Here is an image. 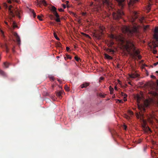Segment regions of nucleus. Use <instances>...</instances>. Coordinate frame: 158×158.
Wrapping results in <instances>:
<instances>
[{
	"instance_id": "2",
	"label": "nucleus",
	"mask_w": 158,
	"mask_h": 158,
	"mask_svg": "<svg viewBox=\"0 0 158 158\" xmlns=\"http://www.w3.org/2000/svg\"><path fill=\"white\" fill-rule=\"evenodd\" d=\"M97 1L94 3L92 2L90 4L91 8L94 11H99L102 10L103 5L106 6L108 7L109 10L112 11L113 18L115 20H118L121 18L122 16L124 15L123 12L120 9L117 10H115L114 7L113 5L108 0H94Z\"/></svg>"
},
{
	"instance_id": "38",
	"label": "nucleus",
	"mask_w": 158,
	"mask_h": 158,
	"mask_svg": "<svg viewBox=\"0 0 158 158\" xmlns=\"http://www.w3.org/2000/svg\"><path fill=\"white\" fill-rule=\"evenodd\" d=\"M129 113L131 116L133 114V112L131 111H129Z\"/></svg>"
},
{
	"instance_id": "8",
	"label": "nucleus",
	"mask_w": 158,
	"mask_h": 158,
	"mask_svg": "<svg viewBox=\"0 0 158 158\" xmlns=\"http://www.w3.org/2000/svg\"><path fill=\"white\" fill-rule=\"evenodd\" d=\"M154 38L158 41V27H156L154 30Z\"/></svg>"
},
{
	"instance_id": "64",
	"label": "nucleus",
	"mask_w": 158,
	"mask_h": 158,
	"mask_svg": "<svg viewBox=\"0 0 158 158\" xmlns=\"http://www.w3.org/2000/svg\"><path fill=\"white\" fill-rule=\"evenodd\" d=\"M5 23L6 24H7V23L6 22H5Z\"/></svg>"
},
{
	"instance_id": "46",
	"label": "nucleus",
	"mask_w": 158,
	"mask_h": 158,
	"mask_svg": "<svg viewBox=\"0 0 158 158\" xmlns=\"http://www.w3.org/2000/svg\"><path fill=\"white\" fill-rule=\"evenodd\" d=\"M57 45L59 47H60L61 45V44L60 43H59L57 44Z\"/></svg>"
},
{
	"instance_id": "61",
	"label": "nucleus",
	"mask_w": 158,
	"mask_h": 158,
	"mask_svg": "<svg viewBox=\"0 0 158 158\" xmlns=\"http://www.w3.org/2000/svg\"><path fill=\"white\" fill-rule=\"evenodd\" d=\"M66 2V4H67L68 3H69V1H67Z\"/></svg>"
},
{
	"instance_id": "53",
	"label": "nucleus",
	"mask_w": 158,
	"mask_h": 158,
	"mask_svg": "<svg viewBox=\"0 0 158 158\" xmlns=\"http://www.w3.org/2000/svg\"><path fill=\"white\" fill-rule=\"evenodd\" d=\"M157 51L156 50H153V53H154V54H156V52H157Z\"/></svg>"
},
{
	"instance_id": "18",
	"label": "nucleus",
	"mask_w": 158,
	"mask_h": 158,
	"mask_svg": "<svg viewBox=\"0 0 158 158\" xmlns=\"http://www.w3.org/2000/svg\"><path fill=\"white\" fill-rule=\"evenodd\" d=\"M104 55L105 58L106 59H108L109 60H111L112 59V57L111 56L107 54H105Z\"/></svg>"
},
{
	"instance_id": "50",
	"label": "nucleus",
	"mask_w": 158,
	"mask_h": 158,
	"mask_svg": "<svg viewBox=\"0 0 158 158\" xmlns=\"http://www.w3.org/2000/svg\"><path fill=\"white\" fill-rule=\"evenodd\" d=\"M85 35H86V37H88V38H91L90 37L89 35L86 34Z\"/></svg>"
},
{
	"instance_id": "20",
	"label": "nucleus",
	"mask_w": 158,
	"mask_h": 158,
	"mask_svg": "<svg viewBox=\"0 0 158 158\" xmlns=\"http://www.w3.org/2000/svg\"><path fill=\"white\" fill-rule=\"evenodd\" d=\"M109 90L110 91V94H112L113 93L114 89L111 87V86H110L109 87Z\"/></svg>"
},
{
	"instance_id": "36",
	"label": "nucleus",
	"mask_w": 158,
	"mask_h": 158,
	"mask_svg": "<svg viewBox=\"0 0 158 158\" xmlns=\"http://www.w3.org/2000/svg\"><path fill=\"white\" fill-rule=\"evenodd\" d=\"M41 16L40 15L37 16V18L38 19L42 21L43 19H41Z\"/></svg>"
},
{
	"instance_id": "22",
	"label": "nucleus",
	"mask_w": 158,
	"mask_h": 158,
	"mask_svg": "<svg viewBox=\"0 0 158 158\" xmlns=\"http://www.w3.org/2000/svg\"><path fill=\"white\" fill-rule=\"evenodd\" d=\"M0 74L4 76H6V73L1 70H0Z\"/></svg>"
},
{
	"instance_id": "47",
	"label": "nucleus",
	"mask_w": 158,
	"mask_h": 158,
	"mask_svg": "<svg viewBox=\"0 0 158 158\" xmlns=\"http://www.w3.org/2000/svg\"><path fill=\"white\" fill-rule=\"evenodd\" d=\"M49 78L51 79H52L53 81L54 80V78L53 77H49Z\"/></svg>"
},
{
	"instance_id": "39",
	"label": "nucleus",
	"mask_w": 158,
	"mask_h": 158,
	"mask_svg": "<svg viewBox=\"0 0 158 158\" xmlns=\"http://www.w3.org/2000/svg\"><path fill=\"white\" fill-rule=\"evenodd\" d=\"M113 131V132H111V134H112V135H115L117 134L116 132L115 131Z\"/></svg>"
},
{
	"instance_id": "3",
	"label": "nucleus",
	"mask_w": 158,
	"mask_h": 158,
	"mask_svg": "<svg viewBox=\"0 0 158 158\" xmlns=\"http://www.w3.org/2000/svg\"><path fill=\"white\" fill-rule=\"evenodd\" d=\"M136 98L138 103V106L139 109L141 111H144L145 109L144 106L142 105L139 104L140 102L142 99V98L139 95H137L136 97Z\"/></svg>"
},
{
	"instance_id": "62",
	"label": "nucleus",
	"mask_w": 158,
	"mask_h": 158,
	"mask_svg": "<svg viewBox=\"0 0 158 158\" xmlns=\"http://www.w3.org/2000/svg\"><path fill=\"white\" fill-rule=\"evenodd\" d=\"M128 83L129 84H130L131 85V83L130 82H128Z\"/></svg>"
},
{
	"instance_id": "57",
	"label": "nucleus",
	"mask_w": 158,
	"mask_h": 158,
	"mask_svg": "<svg viewBox=\"0 0 158 158\" xmlns=\"http://www.w3.org/2000/svg\"><path fill=\"white\" fill-rule=\"evenodd\" d=\"M8 2L10 4H11V3L12 2L11 0H10L8 1Z\"/></svg>"
},
{
	"instance_id": "35",
	"label": "nucleus",
	"mask_w": 158,
	"mask_h": 158,
	"mask_svg": "<svg viewBox=\"0 0 158 158\" xmlns=\"http://www.w3.org/2000/svg\"><path fill=\"white\" fill-rule=\"evenodd\" d=\"M74 58H75V60L77 61H79V60L80 59L77 56H75Z\"/></svg>"
},
{
	"instance_id": "27",
	"label": "nucleus",
	"mask_w": 158,
	"mask_h": 158,
	"mask_svg": "<svg viewBox=\"0 0 158 158\" xmlns=\"http://www.w3.org/2000/svg\"><path fill=\"white\" fill-rule=\"evenodd\" d=\"M49 17L52 20H53L55 19L54 16L52 15H49Z\"/></svg>"
},
{
	"instance_id": "28",
	"label": "nucleus",
	"mask_w": 158,
	"mask_h": 158,
	"mask_svg": "<svg viewBox=\"0 0 158 158\" xmlns=\"http://www.w3.org/2000/svg\"><path fill=\"white\" fill-rule=\"evenodd\" d=\"M152 5V4L151 3L149 2L147 6L148 9L149 10H151V7Z\"/></svg>"
},
{
	"instance_id": "15",
	"label": "nucleus",
	"mask_w": 158,
	"mask_h": 158,
	"mask_svg": "<svg viewBox=\"0 0 158 158\" xmlns=\"http://www.w3.org/2000/svg\"><path fill=\"white\" fill-rule=\"evenodd\" d=\"M15 15L18 16L19 19L21 18V16L20 15V12L18 10H15Z\"/></svg>"
},
{
	"instance_id": "24",
	"label": "nucleus",
	"mask_w": 158,
	"mask_h": 158,
	"mask_svg": "<svg viewBox=\"0 0 158 158\" xmlns=\"http://www.w3.org/2000/svg\"><path fill=\"white\" fill-rule=\"evenodd\" d=\"M51 10L53 11V13L56 12V8L53 6H52V7Z\"/></svg>"
},
{
	"instance_id": "48",
	"label": "nucleus",
	"mask_w": 158,
	"mask_h": 158,
	"mask_svg": "<svg viewBox=\"0 0 158 158\" xmlns=\"http://www.w3.org/2000/svg\"><path fill=\"white\" fill-rule=\"evenodd\" d=\"M0 32L2 34V35H3V34H4V32L3 31L1 30H0Z\"/></svg>"
},
{
	"instance_id": "19",
	"label": "nucleus",
	"mask_w": 158,
	"mask_h": 158,
	"mask_svg": "<svg viewBox=\"0 0 158 158\" xmlns=\"http://www.w3.org/2000/svg\"><path fill=\"white\" fill-rule=\"evenodd\" d=\"M148 93L153 96H156L157 94V93L154 91H150Z\"/></svg>"
},
{
	"instance_id": "1",
	"label": "nucleus",
	"mask_w": 158,
	"mask_h": 158,
	"mask_svg": "<svg viewBox=\"0 0 158 158\" xmlns=\"http://www.w3.org/2000/svg\"><path fill=\"white\" fill-rule=\"evenodd\" d=\"M139 26L136 24H134L132 27L124 26L122 28V31L124 33L127 34L128 38L125 39L123 38L121 39L123 43L126 44V48L127 51L134 58L137 57L139 59H140L142 56L139 55V52L136 49L135 43L132 37L133 36L138 37L139 34Z\"/></svg>"
},
{
	"instance_id": "14",
	"label": "nucleus",
	"mask_w": 158,
	"mask_h": 158,
	"mask_svg": "<svg viewBox=\"0 0 158 158\" xmlns=\"http://www.w3.org/2000/svg\"><path fill=\"white\" fill-rule=\"evenodd\" d=\"M89 83H85L81 85L80 86L81 87V88H85L88 86L89 85Z\"/></svg>"
},
{
	"instance_id": "6",
	"label": "nucleus",
	"mask_w": 158,
	"mask_h": 158,
	"mask_svg": "<svg viewBox=\"0 0 158 158\" xmlns=\"http://www.w3.org/2000/svg\"><path fill=\"white\" fill-rule=\"evenodd\" d=\"M139 0H130L129 2H128V5L130 10L134 7V5L138 2Z\"/></svg>"
},
{
	"instance_id": "34",
	"label": "nucleus",
	"mask_w": 158,
	"mask_h": 158,
	"mask_svg": "<svg viewBox=\"0 0 158 158\" xmlns=\"http://www.w3.org/2000/svg\"><path fill=\"white\" fill-rule=\"evenodd\" d=\"M67 91H69V87H68L67 86H65V88H64Z\"/></svg>"
},
{
	"instance_id": "41",
	"label": "nucleus",
	"mask_w": 158,
	"mask_h": 158,
	"mask_svg": "<svg viewBox=\"0 0 158 158\" xmlns=\"http://www.w3.org/2000/svg\"><path fill=\"white\" fill-rule=\"evenodd\" d=\"M127 127L126 125H123V128L124 130H127Z\"/></svg>"
},
{
	"instance_id": "58",
	"label": "nucleus",
	"mask_w": 158,
	"mask_h": 158,
	"mask_svg": "<svg viewBox=\"0 0 158 158\" xmlns=\"http://www.w3.org/2000/svg\"><path fill=\"white\" fill-rule=\"evenodd\" d=\"M149 0V2H150V3H152V1L153 0Z\"/></svg>"
},
{
	"instance_id": "32",
	"label": "nucleus",
	"mask_w": 158,
	"mask_h": 158,
	"mask_svg": "<svg viewBox=\"0 0 158 158\" xmlns=\"http://www.w3.org/2000/svg\"><path fill=\"white\" fill-rule=\"evenodd\" d=\"M106 95V94H99V96L100 97L102 98H104L105 97V96Z\"/></svg>"
},
{
	"instance_id": "13",
	"label": "nucleus",
	"mask_w": 158,
	"mask_h": 158,
	"mask_svg": "<svg viewBox=\"0 0 158 158\" xmlns=\"http://www.w3.org/2000/svg\"><path fill=\"white\" fill-rule=\"evenodd\" d=\"M143 103L144 106L146 107H148L149 105V102L148 100H146L143 101Z\"/></svg>"
},
{
	"instance_id": "51",
	"label": "nucleus",
	"mask_w": 158,
	"mask_h": 158,
	"mask_svg": "<svg viewBox=\"0 0 158 158\" xmlns=\"http://www.w3.org/2000/svg\"><path fill=\"white\" fill-rule=\"evenodd\" d=\"M111 37L112 39H114V38L115 37L114 35H112L111 36Z\"/></svg>"
},
{
	"instance_id": "17",
	"label": "nucleus",
	"mask_w": 158,
	"mask_h": 158,
	"mask_svg": "<svg viewBox=\"0 0 158 158\" xmlns=\"http://www.w3.org/2000/svg\"><path fill=\"white\" fill-rule=\"evenodd\" d=\"M10 64L7 62H4L3 63V67L5 68H8Z\"/></svg>"
},
{
	"instance_id": "42",
	"label": "nucleus",
	"mask_w": 158,
	"mask_h": 158,
	"mask_svg": "<svg viewBox=\"0 0 158 158\" xmlns=\"http://www.w3.org/2000/svg\"><path fill=\"white\" fill-rule=\"evenodd\" d=\"M103 79H104V78H103V77H100V80H99V81L100 82H101V80H103Z\"/></svg>"
},
{
	"instance_id": "12",
	"label": "nucleus",
	"mask_w": 158,
	"mask_h": 158,
	"mask_svg": "<svg viewBox=\"0 0 158 158\" xmlns=\"http://www.w3.org/2000/svg\"><path fill=\"white\" fill-rule=\"evenodd\" d=\"M129 76L130 78H134L138 77L139 75L135 73H134L131 74H129Z\"/></svg>"
},
{
	"instance_id": "7",
	"label": "nucleus",
	"mask_w": 158,
	"mask_h": 158,
	"mask_svg": "<svg viewBox=\"0 0 158 158\" xmlns=\"http://www.w3.org/2000/svg\"><path fill=\"white\" fill-rule=\"evenodd\" d=\"M117 2L118 6L120 8L122 9L124 5V1L125 0H115Z\"/></svg>"
},
{
	"instance_id": "33",
	"label": "nucleus",
	"mask_w": 158,
	"mask_h": 158,
	"mask_svg": "<svg viewBox=\"0 0 158 158\" xmlns=\"http://www.w3.org/2000/svg\"><path fill=\"white\" fill-rule=\"evenodd\" d=\"M116 102L118 103H123V102L122 100L118 99L116 101Z\"/></svg>"
},
{
	"instance_id": "55",
	"label": "nucleus",
	"mask_w": 158,
	"mask_h": 158,
	"mask_svg": "<svg viewBox=\"0 0 158 158\" xmlns=\"http://www.w3.org/2000/svg\"><path fill=\"white\" fill-rule=\"evenodd\" d=\"M86 13H84L83 12L82 13V15L83 16L85 15H86Z\"/></svg>"
},
{
	"instance_id": "52",
	"label": "nucleus",
	"mask_w": 158,
	"mask_h": 158,
	"mask_svg": "<svg viewBox=\"0 0 158 158\" xmlns=\"http://www.w3.org/2000/svg\"><path fill=\"white\" fill-rule=\"evenodd\" d=\"M63 6L64 9L66 7V5L64 4H63Z\"/></svg>"
},
{
	"instance_id": "23",
	"label": "nucleus",
	"mask_w": 158,
	"mask_h": 158,
	"mask_svg": "<svg viewBox=\"0 0 158 158\" xmlns=\"http://www.w3.org/2000/svg\"><path fill=\"white\" fill-rule=\"evenodd\" d=\"M31 13L33 15V16L34 18H35L36 16V15L35 13V12L34 10H33L31 9Z\"/></svg>"
},
{
	"instance_id": "59",
	"label": "nucleus",
	"mask_w": 158,
	"mask_h": 158,
	"mask_svg": "<svg viewBox=\"0 0 158 158\" xmlns=\"http://www.w3.org/2000/svg\"><path fill=\"white\" fill-rule=\"evenodd\" d=\"M114 89L115 90H117V87L116 86H115V87H114Z\"/></svg>"
},
{
	"instance_id": "56",
	"label": "nucleus",
	"mask_w": 158,
	"mask_h": 158,
	"mask_svg": "<svg viewBox=\"0 0 158 158\" xmlns=\"http://www.w3.org/2000/svg\"><path fill=\"white\" fill-rule=\"evenodd\" d=\"M124 101H126L127 100L126 97H124Z\"/></svg>"
},
{
	"instance_id": "9",
	"label": "nucleus",
	"mask_w": 158,
	"mask_h": 158,
	"mask_svg": "<svg viewBox=\"0 0 158 158\" xmlns=\"http://www.w3.org/2000/svg\"><path fill=\"white\" fill-rule=\"evenodd\" d=\"M42 4L45 6H46L47 5V2L45 0H41L38 2L37 5L38 6L41 7Z\"/></svg>"
},
{
	"instance_id": "10",
	"label": "nucleus",
	"mask_w": 158,
	"mask_h": 158,
	"mask_svg": "<svg viewBox=\"0 0 158 158\" xmlns=\"http://www.w3.org/2000/svg\"><path fill=\"white\" fill-rule=\"evenodd\" d=\"M53 14L55 15L56 19H55L56 21L57 22H60V21L59 18V15L57 13V12L53 13Z\"/></svg>"
},
{
	"instance_id": "60",
	"label": "nucleus",
	"mask_w": 158,
	"mask_h": 158,
	"mask_svg": "<svg viewBox=\"0 0 158 158\" xmlns=\"http://www.w3.org/2000/svg\"><path fill=\"white\" fill-rule=\"evenodd\" d=\"M151 77L152 78H154L155 77L154 76H153V75H152L151 76Z\"/></svg>"
},
{
	"instance_id": "63",
	"label": "nucleus",
	"mask_w": 158,
	"mask_h": 158,
	"mask_svg": "<svg viewBox=\"0 0 158 158\" xmlns=\"http://www.w3.org/2000/svg\"><path fill=\"white\" fill-rule=\"evenodd\" d=\"M12 51H13V52H14V48H12Z\"/></svg>"
},
{
	"instance_id": "37",
	"label": "nucleus",
	"mask_w": 158,
	"mask_h": 158,
	"mask_svg": "<svg viewBox=\"0 0 158 158\" xmlns=\"http://www.w3.org/2000/svg\"><path fill=\"white\" fill-rule=\"evenodd\" d=\"M122 95L124 96V97H127V95L126 94H124L122 92Z\"/></svg>"
},
{
	"instance_id": "29",
	"label": "nucleus",
	"mask_w": 158,
	"mask_h": 158,
	"mask_svg": "<svg viewBox=\"0 0 158 158\" xmlns=\"http://www.w3.org/2000/svg\"><path fill=\"white\" fill-rule=\"evenodd\" d=\"M54 36L55 38L57 40H59L60 39L57 37L56 34L55 33H54Z\"/></svg>"
},
{
	"instance_id": "11",
	"label": "nucleus",
	"mask_w": 158,
	"mask_h": 158,
	"mask_svg": "<svg viewBox=\"0 0 158 158\" xmlns=\"http://www.w3.org/2000/svg\"><path fill=\"white\" fill-rule=\"evenodd\" d=\"M14 35L16 37L18 44V45H20V40L19 37L17 33H15Z\"/></svg>"
},
{
	"instance_id": "31",
	"label": "nucleus",
	"mask_w": 158,
	"mask_h": 158,
	"mask_svg": "<svg viewBox=\"0 0 158 158\" xmlns=\"http://www.w3.org/2000/svg\"><path fill=\"white\" fill-rule=\"evenodd\" d=\"M11 21L13 22V27L14 28H15L17 27V25L15 24V22L13 21H13L10 20Z\"/></svg>"
},
{
	"instance_id": "40",
	"label": "nucleus",
	"mask_w": 158,
	"mask_h": 158,
	"mask_svg": "<svg viewBox=\"0 0 158 158\" xmlns=\"http://www.w3.org/2000/svg\"><path fill=\"white\" fill-rule=\"evenodd\" d=\"M109 52H110L114 53V50H112L111 49H109Z\"/></svg>"
},
{
	"instance_id": "30",
	"label": "nucleus",
	"mask_w": 158,
	"mask_h": 158,
	"mask_svg": "<svg viewBox=\"0 0 158 158\" xmlns=\"http://www.w3.org/2000/svg\"><path fill=\"white\" fill-rule=\"evenodd\" d=\"M149 27V25H147L144 26L143 29L144 31H146L148 28Z\"/></svg>"
},
{
	"instance_id": "43",
	"label": "nucleus",
	"mask_w": 158,
	"mask_h": 158,
	"mask_svg": "<svg viewBox=\"0 0 158 158\" xmlns=\"http://www.w3.org/2000/svg\"><path fill=\"white\" fill-rule=\"evenodd\" d=\"M58 10L60 12H63L64 11V10H63L62 8L59 9Z\"/></svg>"
},
{
	"instance_id": "5",
	"label": "nucleus",
	"mask_w": 158,
	"mask_h": 158,
	"mask_svg": "<svg viewBox=\"0 0 158 158\" xmlns=\"http://www.w3.org/2000/svg\"><path fill=\"white\" fill-rule=\"evenodd\" d=\"M13 8V7L11 5H10L8 7V11L10 15V19L12 21L13 20V18L15 17L14 10L11 9Z\"/></svg>"
},
{
	"instance_id": "25",
	"label": "nucleus",
	"mask_w": 158,
	"mask_h": 158,
	"mask_svg": "<svg viewBox=\"0 0 158 158\" xmlns=\"http://www.w3.org/2000/svg\"><path fill=\"white\" fill-rule=\"evenodd\" d=\"M72 58V57L71 56H70L69 55H66V56L64 57V59L65 60H67V59H71Z\"/></svg>"
},
{
	"instance_id": "4",
	"label": "nucleus",
	"mask_w": 158,
	"mask_h": 158,
	"mask_svg": "<svg viewBox=\"0 0 158 158\" xmlns=\"http://www.w3.org/2000/svg\"><path fill=\"white\" fill-rule=\"evenodd\" d=\"M132 15H133L130 16L128 18V19L129 21L134 24L133 23L135 22V20L138 18L137 15V13L135 11H134L133 12Z\"/></svg>"
},
{
	"instance_id": "26",
	"label": "nucleus",
	"mask_w": 158,
	"mask_h": 158,
	"mask_svg": "<svg viewBox=\"0 0 158 158\" xmlns=\"http://www.w3.org/2000/svg\"><path fill=\"white\" fill-rule=\"evenodd\" d=\"M1 47L2 48H3V47H5V48L6 49V52H8L9 51V50L8 49V48H7V46L6 45H3V46H1Z\"/></svg>"
},
{
	"instance_id": "16",
	"label": "nucleus",
	"mask_w": 158,
	"mask_h": 158,
	"mask_svg": "<svg viewBox=\"0 0 158 158\" xmlns=\"http://www.w3.org/2000/svg\"><path fill=\"white\" fill-rule=\"evenodd\" d=\"M63 93L64 91H60L56 92V95L57 96V97L60 98L61 96V94Z\"/></svg>"
},
{
	"instance_id": "49",
	"label": "nucleus",
	"mask_w": 158,
	"mask_h": 158,
	"mask_svg": "<svg viewBox=\"0 0 158 158\" xmlns=\"http://www.w3.org/2000/svg\"><path fill=\"white\" fill-rule=\"evenodd\" d=\"M70 48L68 47H67L66 48V49L67 51H68L69 50Z\"/></svg>"
},
{
	"instance_id": "45",
	"label": "nucleus",
	"mask_w": 158,
	"mask_h": 158,
	"mask_svg": "<svg viewBox=\"0 0 158 158\" xmlns=\"http://www.w3.org/2000/svg\"><path fill=\"white\" fill-rule=\"evenodd\" d=\"M157 64H158V61L156 63H154L153 65H154V66H155Z\"/></svg>"
},
{
	"instance_id": "21",
	"label": "nucleus",
	"mask_w": 158,
	"mask_h": 158,
	"mask_svg": "<svg viewBox=\"0 0 158 158\" xmlns=\"http://www.w3.org/2000/svg\"><path fill=\"white\" fill-rule=\"evenodd\" d=\"M144 20V17H141L138 20L139 21V22L141 23H142L143 22V21Z\"/></svg>"
},
{
	"instance_id": "44",
	"label": "nucleus",
	"mask_w": 158,
	"mask_h": 158,
	"mask_svg": "<svg viewBox=\"0 0 158 158\" xmlns=\"http://www.w3.org/2000/svg\"><path fill=\"white\" fill-rule=\"evenodd\" d=\"M125 118L127 119H128L130 118V117L126 115H125Z\"/></svg>"
},
{
	"instance_id": "54",
	"label": "nucleus",
	"mask_w": 158,
	"mask_h": 158,
	"mask_svg": "<svg viewBox=\"0 0 158 158\" xmlns=\"http://www.w3.org/2000/svg\"><path fill=\"white\" fill-rule=\"evenodd\" d=\"M141 140H138V141H137V143H141Z\"/></svg>"
}]
</instances>
